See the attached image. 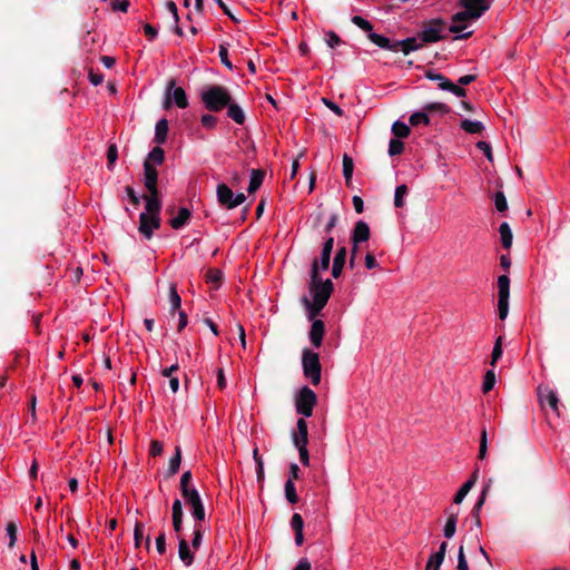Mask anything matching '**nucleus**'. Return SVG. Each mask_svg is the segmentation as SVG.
Masks as SVG:
<instances>
[{"instance_id":"1","label":"nucleus","mask_w":570,"mask_h":570,"mask_svg":"<svg viewBox=\"0 0 570 570\" xmlns=\"http://www.w3.org/2000/svg\"><path fill=\"white\" fill-rule=\"evenodd\" d=\"M334 285L331 279L323 281L318 275L317 264H312L311 279H309V294L312 301L307 297L303 298L305 308L308 312V318L314 320L326 305Z\"/></svg>"},{"instance_id":"2","label":"nucleus","mask_w":570,"mask_h":570,"mask_svg":"<svg viewBox=\"0 0 570 570\" xmlns=\"http://www.w3.org/2000/svg\"><path fill=\"white\" fill-rule=\"evenodd\" d=\"M460 2L464 10L452 17L453 23L449 28L450 32L456 33L455 40L468 39L472 35V31L463 32L466 26L462 22L479 19L490 7L488 0H460Z\"/></svg>"},{"instance_id":"3","label":"nucleus","mask_w":570,"mask_h":570,"mask_svg":"<svg viewBox=\"0 0 570 570\" xmlns=\"http://www.w3.org/2000/svg\"><path fill=\"white\" fill-rule=\"evenodd\" d=\"M202 100L209 111H220L232 100L228 90L223 86H209L202 92Z\"/></svg>"},{"instance_id":"4","label":"nucleus","mask_w":570,"mask_h":570,"mask_svg":"<svg viewBox=\"0 0 570 570\" xmlns=\"http://www.w3.org/2000/svg\"><path fill=\"white\" fill-rule=\"evenodd\" d=\"M303 372L312 384L317 385L321 382V363L317 353L305 348L302 356Z\"/></svg>"},{"instance_id":"5","label":"nucleus","mask_w":570,"mask_h":570,"mask_svg":"<svg viewBox=\"0 0 570 570\" xmlns=\"http://www.w3.org/2000/svg\"><path fill=\"white\" fill-rule=\"evenodd\" d=\"M316 401L315 392L308 386H303L295 397L296 412L303 417H309L313 414Z\"/></svg>"},{"instance_id":"6","label":"nucleus","mask_w":570,"mask_h":570,"mask_svg":"<svg viewBox=\"0 0 570 570\" xmlns=\"http://www.w3.org/2000/svg\"><path fill=\"white\" fill-rule=\"evenodd\" d=\"M216 194L219 205L227 209H233L246 200V197L243 193L234 194V191L226 184H218Z\"/></svg>"},{"instance_id":"7","label":"nucleus","mask_w":570,"mask_h":570,"mask_svg":"<svg viewBox=\"0 0 570 570\" xmlns=\"http://www.w3.org/2000/svg\"><path fill=\"white\" fill-rule=\"evenodd\" d=\"M498 311L500 320H505L509 313L510 278L507 275L498 277Z\"/></svg>"},{"instance_id":"8","label":"nucleus","mask_w":570,"mask_h":570,"mask_svg":"<svg viewBox=\"0 0 570 570\" xmlns=\"http://www.w3.org/2000/svg\"><path fill=\"white\" fill-rule=\"evenodd\" d=\"M351 238H352V243H353V249H352V256L350 258V266L353 267L357 245L360 243L366 242L370 238L368 225L363 220H358L353 228Z\"/></svg>"},{"instance_id":"9","label":"nucleus","mask_w":570,"mask_h":570,"mask_svg":"<svg viewBox=\"0 0 570 570\" xmlns=\"http://www.w3.org/2000/svg\"><path fill=\"white\" fill-rule=\"evenodd\" d=\"M171 98L178 108H186L188 106V99L185 90L180 87H175V80H170L169 82L165 108H169Z\"/></svg>"},{"instance_id":"10","label":"nucleus","mask_w":570,"mask_h":570,"mask_svg":"<svg viewBox=\"0 0 570 570\" xmlns=\"http://www.w3.org/2000/svg\"><path fill=\"white\" fill-rule=\"evenodd\" d=\"M538 396L542 406L549 405L551 410L559 416V397L557 393L548 385H539Z\"/></svg>"},{"instance_id":"11","label":"nucleus","mask_w":570,"mask_h":570,"mask_svg":"<svg viewBox=\"0 0 570 570\" xmlns=\"http://www.w3.org/2000/svg\"><path fill=\"white\" fill-rule=\"evenodd\" d=\"M160 227V217L157 215H149L141 213L139 216V232L147 239L151 238L155 229Z\"/></svg>"},{"instance_id":"12","label":"nucleus","mask_w":570,"mask_h":570,"mask_svg":"<svg viewBox=\"0 0 570 570\" xmlns=\"http://www.w3.org/2000/svg\"><path fill=\"white\" fill-rule=\"evenodd\" d=\"M443 21L442 20H434L429 27L424 28L420 37L422 39V42L430 43V42H436L441 39H443L442 28Z\"/></svg>"},{"instance_id":"13","label":"nucleus","mask_w":570,"mask_h":570,"mask_svg":"<svg viewBox=\"0 0 570 570\" xmlns=\"http://www.w3.org/2000/svg\"><path fill=\"white\" fill-rule=\"evenodd\" d=\"M292 441L295 448L307 446L308 426L304 417L297 420L296 430L292 433Z\"/></svg>"},{"instance_id":"14","label":"nucleus","mask_w":570,"mask_h":570,"mask_svg":"<svg viewBox=\"0 0 570 570\" xmlns=\"http://www.w3.org/2000/svg\"><path fill=\"white\" fill-rule=\"evenodd\" d=\"M334 246V238L328 236L322 247L320 259H314L313 264H317L318 273L324 272L330 267L331 255Z\"/></svg>"},{"instance_id":"15","label":"nucleus","mask_w":570,"mask_h":570,"mask_svg":"<svg viewBox=\"0 0 570 570\" xmlns=\"http://www.w3.org/2000/svg\"><path fill=\"white\" fill-rule=\"evenodd\" d=\"M144 184L149 193H157V180H158V171L154 165L149 161H145L144 164Z\"/></svg>"},{"instance_id":"16","label":"nucleus","mask_w":570,"mask_h":570,"mask_svg":"<svg viewBox=\"0 0 570 570\" xmlns=\"http://www.w3.org/2000/svg\"><path fill=\"white\" fill-rule=\"evenodd\" d=\"M177 540L179 559L186 567L191 566L194 562V553L191 551V546L187 542V540L181 538L180 534L177 535Z\"/></svg>"},{"instance_id":"17","label":"nucleus","mask_w":570,"mask_h":570,"mask_svg":"<svg viewBox=\"0 0 570 570\" xmlns=\"http://www.w3.org/2000/svg\"><path fill=\"white\" fill-rule=\"evenodd\" d=\"M324 331V323L321 320H314L309 331V341L314 347L318 348L322 345Z\"/></svg>"},{"instance_id":"18","label":"nucleus","mask_w":570,"mask_h":570,"mask_svg":"<svg viewBox=\"0 0 570 570\" xmlns=\"http://www.w3.org/2000/svg\"><path fill=\"white\" fill-rule=\"evenodd\" d=\"M183 505L180 500L176 499L171 507V519H173V528L176 535L180 534L183 529Z\"/></svg>"},{"instance_id":"19","label":"nucleus","mask_w":570,"mask_h":570,"mask_svg":"<svg viewBox=\"0 0 570 570\" xmlns=\"http://www.w3.org/2000/svg\"><path fill=\"white\" fill-rule=\"evenodd\" d=\"M423 43L424 42H422L421 37H419V38L411 37V38H406V39L396 41L397 51H402L404 55H409L410 52L422 48Z\"/></svg>"},{"instance_id":"20","label":"nucleus","mask_w":570,"mask_h":570,"mask_svg":"<svg viewBox=\"0 0 570 570\" xmlns=\"http://www.w3.org/2000/svg\"><path fill=\"white\" fill-rule=\"evenodd\" d=\"M367 38L374 45H376L377 47H380L382 49L390 50V51H393V52H397L396 41L392 42L389 38L382 36V35H379L376 32H373V31L367 35Z\"/></svg>"},{"instance_id":"21","label":"nucleus","mask_w":570,"mask_h":570,"mask_svg":"<svg viewBox=\"0 0 570 570\" xmlns=\"http://www.w3.org/2000/svg\"><path fill=\"white\" fill-rule=\"evenodd\" d=\"M448 513V520L445 522L443 534L446 539H451L456 531V523H458V515L459 510H454L453 508H450L446 510Z\"/></svg>"},{"instance_id":"22","label":"nucleus","mask_w":570,"mask_h":570,"mask_svg":"<svg viewBox=\"0 0 570 570\" xmlns=\"http://www.w3.org/2000/svg\"><path fill=\"white\" fill-rule=\"evenodd\" d=\"M191 213L186 207H180L178 214L169 220L173 229H180L186 226L190 219Z\"/></svg>"},{"instance_id":"23","label":"nucleus","mask_w":570,"mask_h":570,"mask_svg":"<svg viewBox=\"0 0 570 570\" xmlns=\"http://www.w3.org/2000/svg\"><path fill=\"white\" fill-rule=\"evenodd\" d=\"M146 199V206L145 212L149 215H157L159 216L160 209H161V202L157 193H149V196L145 197Z\"/></svg>"},{"instance_id":"24","label":"nucleus","mask_w":570,"mask_h":570,"mask_svg":"<svg viewBox=\"0 0 570 570\" xmlns=\"http://www.w3.org/2000/svg\"><path fill=\"white\" fill-rule=\"evenodd\" d=\"M345 262H346V248L341 247L334 256V262H333V266H332V276L333 277L337 278L342 274Z\"/></svg>"},{"instance_id":"25","label":"nucleus","mask_w":570,"mask_h":570,"mask_svg":"<svg viewBox=\"0 0 570 570\" xmlns=\"http://www.w3.org/2000/svg\"><path fill=\"white\" fill-rule=\"evenodd\" d=\"M227 116L234 120L237 125H243L245 122V112L242 107L235 101L230 100L229 105H227Z\"/></svg>"},{"instance_id":"26","label":"nucleus","mask_w":570,"mask_h":570,"mask_svg":"<svg viewBox=\"0 0 570 570\" xmlns=\"http://www.w3.org/2000/svg\"><path fill=\"white\" fill-rule=\"evenodd\" d=\"M476 478H478V470H475L473 472L472 476L468 481H465L462 484V487L460 488V490L456 492L454 500H453L455 504H460L464 500V498L468 495V493L474 485Z\"/></svg>"},{"instance_id":"27","label":"nucleus","mask_w":570,"mask_h":570,"mask_svg":"<svg viewBox=\"0 0 570 570\" xmlns=\"http://www.w3.org/2000/svg\"><path fill=\"white\" fill-rule=\"evenodd\" d=\"M168 134V121L165 118H161L157 121L155 126V138L154 140L161 145L166 142Z\"/></svg>"},{"instance_id":"28","label":"nucleus","mask_w":570,"mask_h":570,"mask_svg":"<svg viewBox=\"0 0 570 570\" xmlns=\"http://www.w3.org/2000/svg\"><path fill=\"white\" fill-rule=\"evenodd\" d=\"M264 177H265V173L261 169H253L250 171V179H249V185H248V193H254L263 184V180H264Z\"/></svg>"},{"instance_id":"29","label":"nucleus","mask_w":570,"mask_h":570,"mask_svg":"<svg viewBox=\"0 0 570 570\" xmlns=\"http://www.w3.org/2000/svg\"><path fill=\"white\" fill-rule=\"evenodd\" d=\"M460 128L469 134H481L484 130V125L479 120L463 119Z\"/></svg>"},{"instance_id":"30","label":"nucleus","mask_w":570,"mask_h":570,"mask_svg":"<svg viewBox=\"0 0 570 570\" xmlns=\"http://www.w3.org/2000/svg\"><path fill=\"white\" fill-rule=\"evenodd\" d=\"M499 232H500V236H501L502 246L505 249H509L512 246V239H513V235H512L510 225L505 222L502 223L499 227Z\"/></svg>"},{"instance_id":"31","label":"nucleus","mask_w":570,"mask_h":570,"mask_svg":"<svg viewBox=\"0 0 570 570\" xmlns=\"http://www.w3.org/2000/svg\"><path fill=\"white\" fill-rule=\"evenodd\" d=\"M181 462L180 448L176 446L175 454L169 460L168 474L174 475L178 472Z\"/></svg>"},{"instance_id":"32","label":"nucleus","mask_w":570,"mask_h":570,"mask_svg":"<svg viewBox=\"0 0 570 570\" xmlns=\"http://www.w3.org/2000/svg\"><path fill=\"white\" fill-rule=\"evenodd\" d=\"M354 163L353 159L344 154L343 156V176L345 178L346 184H348L353 176Z\"/></svg>"},{"instance_id":"33","label":"nucleus","mask_w":570,"mask_h":570,"mask_svg":"<svg viewBox=\"0 0 570 570\" xmlns=\"http://www.w3.org/2000/svg\"><path fill=\"white\" fill-rule=\"evenodd\" d=\"M203 533H204L203 525L200 523H196L194 525L193 539L190 542L193 550L199 549L202 541H203Z\"/></svg>"},{"instance_id":"34","label":"nucleus","mask_w":570,"mask_h":570,"mask_svg":"<svg viewBox=\"0 0 570 570\" xmlns=\"http://www.w3.org/2000/svg\"><path fill=\"white\" fill-rule=\"evenodd\" d=\"M410 127L402 122V121H395L392 126V132L395 137L399 138H406L410 135Z\"/></svg>"},{"instance_id":"35","label":"nucleus","mask_w":570,"mask_h":570,"mask_svg":"<svg viewBox=\"0 0 570 570\" xmlns=\"http://www.w3.org/2000/svg\"><path fill=\"white\" fill-rule=\"evenodd\" d=\"M285 497H286V500L294 504L298 501V497L296 494V489H295V485H294V482L292 479H288L286 482H285Z\"/></svg>"},{"instance_id":"36","label":"nucleus","mask_w":570,"mask_h":570,"mask_svg":"<svg viewBox=\"0 0 570 570\" xmlns=\"http://www.w3.org/2000/svg\"><path fill=\"white\" fill-rule=\"evenodd\" d=\"M410 124L412 126L429 125L430 117L425 111H416L410 116Z\"/></svg>"},{"instance_id":"37","label":"nucleus","mask_w":570,"mask_h":570,"mask_svg":"<svg viewBox=\"0 0 570 570\" xmlns=\"http://www.w3.org/2000/svg\"><path fill=\"white\" fill-rule=\"evenodd\" d=\"M169 303L171 311H176L180 307L181 298L177 292L176 284H170L169 287Z\"/></svg>"},{"instance_id":"38","label":"nucleus","mask_w":570,"mask_h":570,"mask_svg":"<svg viewBox=\"0 0 570 570\" xmlns=\"http://www.w3.org/2000/svg\"><path fill=\"white\" fill-rule=\"evenodd\" d=\"M494 384H495V373H494V370L491 368V370L487 371L484 379H483V383H482L483 393L490 392L493 389Z\"/></svg>"},{"instance_id":"39","label":"nucleus","mask_w":570,"mask_h":570,"mask_svg":"<svg viewBox=\"0 0 570 570\" xmlns=\"http://www.w3.org/2000/svg\"><path fill=\"white\" fill-rule=\"evenodd\" d=\"M425 77L432 81H435L440 89L444 90L449 79L443 76L442 73L434 72V71H426Z\"/></svg>"},{"instance_id":"40","label":"nucleus","mask_w":570,"mask_h":570,"mask_svg":"<svg viewBox=\"0 0 570 570\" xmlns=\"http://www.w3.org/2000/svg\"><path fill=\"white\" fill-rule=\"evenodd\" d=\"M183 498L190 509L203 502L199 492L196 489L188 491L187 494H183Z\"/></svg>"},{"instance_id":"41","label":"nucleus","mask_w":570,"mask_h":570,"mask_svg":"<svg viewBox=\"0 0 570 570\" xmlns=\"http://www.w3.org/2000/svg\"><path fill=\"white\" fill-rule=\"evenodd\" d=\"M406 193H407V187L405 185H399L395 188V194H394L395 207L402 208L404 206V196L406 195Z\"/></svg>"},{"instance_id":"42","label":"nucleus","mask_w":570,"mask_h":570,"mask_svg":"<svg viewBox=\"0 0 570 570\" xmlns=\"http://www.w3.org/2000/svg\"><path fill=\"white\" fill-rule=\"evenodd\" d=\"M164 158H165L164 149L160 148L159 146H157V147H154L149 151L147 161L150 160V161L155 163L156 165H160L164 161Z\"/></svg>"},{"instance_id":"43","label":"nucleus","mask_w":570,"mask_h":570,"mask_svg":"<svg viewBox=\"0 0 570 570\" xmlns=\"http://www.w3.org/2000/svg\"><path fill=\"white\" fill-rule=\"evenodd\" d=\"M351 21L355 26H357L360 29H362L363 31L367 32V35L370 32H372V30H373L372 23L368 20H366L363 17H361V16H353Z\"/></svg>"},{"instance_id":"44","label":"nucleus","mask_w":570,"mask_h":570,"mask_svg":"<svg viewBox=\"0 0 570 570\" xmlns=\"http://www.w3.org/2000/svg\"><path fill=\"white\" fill-rule=\"evenodd\" d=\"M443 561L444 558L441 557V553H433L428 560L425 570H439Z\"/></svg>"},{"instance_id":"45","label":"nucleus","mask_w":570,"mask_h":570,"mask_svg":"<svg viewBox=\"0 0 570 570\" xmlns=\"http://www.w3.org/2000/svg\"><path fill=\"white\" fill-rule=\"evenodd\" d=\"M403 149H404V144L400 139L393 138L390 140L389 155L391 157L401 155L403 153Z\"/></svg>"},{"instance_id":"46","label":"nucleus","mask_w":570,"mask_h":570,"mask_svg":"<svg viewBox=\"0 0 570 570\" xmlns=\"http://www.w3.org/2000/svg\"><path fill=\"white\" fill-rule=\"evenodd\" d=\"M502 356V337L499 336L494 343L492 355H491V366L494 367L499 358Z\"/></svg>"},{"instance_id":"47","label":"nucleus","mask_w":570,"mask_h":570,"mask_svg":"<svg viewBox=\"0 0 570 570\" xmlns=\"http://www.w3.org/2000/svg\"><path fill=\"white\" fill-rule=\"evenodd\" d=\"M494 205L498 212H505L508 209V202L502 191H497L494 196Z\"/></svg>"},{"instance_id":"48","label":"nucleus","mask_w":570,"mask_h":570,"mask_svg":"<svg viewBox=\"0 0 570 570\" xmlns=\"http://www.w3.org/2000/svg\"><path fill=\"white\" fill-rule=\"evenodd\" d=\"M191 481V472L185 471L180 478V491L181 494H187L188 491L193 490L194 488L189 487V483Z\"/></svg>"},{"instance_id":"49","label":"nucleus","mask_w":570,"mask_h":570,"mask_svg":"<svg viewBox=\"0 0 570 570\" xmlns=\"http://www.w3.org/2000/svg\"><path fill=\"white\" fill-rule=\"evenodd\" d=\"M487 451H488V435H487V430L483 429L481 432V438H480L479 459L483 460L487 455Z\"/></svg>"},{"instance_id":"50","label":"nucleus","mask_w":570,"mask_h":570,"mask_svg":"<svg viewBox=\"0 0 570 570\" xmlns=\"http://www.w3.org/2000/svg\"><path fill=\"white\" fill-rule=\"evenodd\" d=\"M325 41L330 48H336L341 45V38L334 31H327L325 33Z\"/></svg>"},{"instance_id":"51","label":"nucleus","mask_w":570,"mask_h":570,"mask_svg":"<svg viewBox=\"0 0 570 570\" xmlns=\"http://www.w3.org/2000/svg\"><path fill=\"white\" fill-rule=\"evenodd\" d=\"M444 90L452 92L456 97H465V95H466V91H465V89L462 88V86H460L459 83L455 85V83L451 82L450 80Z\"/></svg>"},{"instance_id":"52","label":"nucleus","mask_w":570,"mask_h":570,"mask_svg":"<svg viewBox=\"0 0 570 570\" xmlns=\"http://www.w3.org/2000/svg\"><path fill=\"white\" fill-rule=\"evenodd\" d=\"M7 534L9 537V547L12 548L17 541V525L13 522H9L6 528Z\"/></svg>"},{"instance_id":"53","label":"nucleus","mask_w":570,"mask_h":570,"mask_svg":"<svg viewBox=\"0 0 570 570\" xmlns=\"http://www.w3.org/2000/svg\"><path fill=\"white\" fill-rule=\"evenodd\" d=\"M218 56L220 58L222 63L227 67L229 70H233V63L228 58V50L225 46H219Z\"/></svg>"},{"instance_id":"54","label":"nucleus","mask_w":570,"mask_h":570,"mask_svg":"<svg viewBox=\"0 0 570 570\" xmlns=\"http://www.w3.org/2000/svg\"><path fill=\"white\" fill-rule=\"evenodd\" d=\"M424 110L438 111L440 114H448L450 111L449 107L441 102L429 104L424 107Z\"/></svg>"},{"instance_id":"55","label":"nucleus","mask_w":570,"mask_h":570,"mask_svg":"<svg viewBox=\"0 0 570 570\" xmlns=\"http://www.w3.org/2000/svg\"><path fill=\"white\" fill-rule=\"evenodd\" d=\"M118 158L117 147L115 145L109 146L107 150V159H108V168L112 169L116 160Z\"/></svg>"},{"instance_id":"56","label":"nucleus","mask_w":570,"mask_h":570,"mask_svg":"<svg viewBox=\"0 0 570 570\" xmlns=\"http://www.w3.org/2000/svg\"><path fill=\"white\" fill-rule=\"evenodd\" d=\"M291 527L295 531H303L304 521L301 514L294 513L291 520Z\"/></svg>"},{"instance_id":"57","label":"nucleus","mask_w":570,"mask_h":570,"mask_svg":"<svg viewBox=\"0 0 570 570\" xmlns=\"http://www.w3.org/2000/svg\"><path fill=\"white\" fill-rule=\"evenodd\" d=\"M200 121L205 128L212 129L216 126L217 118L210 114H206L202 116Z\"/></svg>"},{"instance_id":"58","label":"nucleus","mask_w":570,"mask_h":570,"mask_svg":"<svg viewBox=\"0 0 570 570\" xmlns=\"http://www.w3.org/2000/svg\"><path fill=\"white\" fill-rule=\"evenodd\" d=\"M458 570H469V564L465 559V554H464L462 546L459 548V552H458Z\"/></svg>"},{"instance_id":"59","label":"nucleus","mask_w":570,"mask_h":570,"mask_svg":"<svg viewBox=\"0 0 570 570\" xmlns=\"http://www.w3.org/2000/svg\"><path fill=\"white\" fill-rule=\"evenodd\" d=\"M223 278V273L218 269H210L207 273V281L213 284H219Z\"/></svg>"},{"instance_id":"60","label":"nucleus","mask_w":570,"mask_h":570,"mask_svg":"<svg viewBox=\"0 0 570 570\" xmlns=\"http://www.w3.org/2000/svg\"><path fill=\"white\" fill-rule=\"evenodd\" d=\"M191 514H193L194 519L197 521L205 520V508H204L203 502L191 509Z\"/></svg>"},{"instance_id":"61","label":"nucleus","mask_w":570,"mask_h":570,"mask_svg":"<svg viewBox=\"0 0 570 570\" xmlns=\"http://www.w3.org/2000/svg\"><path fill=\"white\" fill-rule=\"evenodd\" d=\"M129 1L128 0H112L111 6L115 11H121L126 12L129 8Z\"/></svg>"},{"instance_id":"62","label":"nucleus","mask_w":570,"mask_h":570,"mask_svg":"<svg viewBox=\"0 0 570 570\" xmlns=\"http://www.w3.org/2000/svg\"><path fill=\"white\" fill-rule=\"evenodd\" d=\"M156 549L159 554H164L166 552V535L164 532L159 533L156 538Z\"/></svg>"},{"instance_id":"63","label":"nucleus","mask_w":570,"mask_h":570,"mask_svg":"<svg viewBox=\"0 0 570 570\" xmlns=\"http://www.w3.org/2000/svg\"><path fill=\"white\" fill-rule=\"evenodd\" d=\"M323 102L335 115L343 116L344 111H343V109L338 105H336L335 102H333L332 100H330L327 98H323Z\"/></svg>"},{"instance_id":"64","label":"nucleus","mask_w":570,"mask_h":570,"mask_svg":"<svg viewBox=\"0 0 570 570\" xmlns=\"http://www.w3.org/2000/svg\"><path fill=\"white\" fill-rule=\"evenodd\" d=\"M337 222H338V214H336V213L331 214V216L324 227V232L326 234H330L332 232V229L336 226Z\"/></svg>"}]
</instances>
